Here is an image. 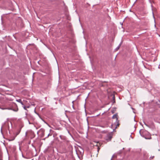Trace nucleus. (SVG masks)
<instances>
[{"instance_id": "obj_20", "label": "nucleus", "mask_w": 160, "mask_h": 160, "mask_svg": "<svg viewBox=\"0 0 160 160\" xmlns=\"http://www.w3.org/2000/svg\"><path fill=\"white\" fill-rule=\"evenodd\" d=\"M74 101H73L72 102V105H74Z\"/></svg>"}, {"instance_id": "obj_10", "label": "nucleus", "mask_w": 160, "mask_h": 160, "mask_svg": "<svg viewBox=\"0 0 160 160\" xmlns=\"http://www.w3.org/2000/svg\"><path fill=\"white\" fill-rule=\"evenodd\" d=\"M59 137L62 140L64 139V137L62 136L61 135H60Z\"/></svg>"}, {"instance_id": "obj_15", "label": "nucleus", "mask_w": 160, "mask_h": 160, "mask_svg": "<svg viewBox=\"0 0 160 160\" xmlns=\"http://www.w3.org/2000/svg\"><path fill=\"white\" fill-rule=\"evenodd\" d=\"M20 103L21 104V105H22V106H23L24 105V103L22 102H22H20Z\"/></svg>"}, {"instance_id": "obj_29", "label": "nucleus", "mask_w": 160, "mask_h": 160, "mask_svg": "<svg viewBox=\"0 0 160 160\" xmlns=\"http://www.w3.org/2000/svg\"><path fill=\"white\" fill-rule=\"evenodd\" d=\"M68 132L70 134V133H69V131H68Z\"/></svg>"}, {"instance_id": "obj_6", "label": "nucleus", "mask_w": 160, "mask_h": 160, "mask_svg": "<svg viewBox=\"0 0 160 160\" xmlns=\"http://www.w3.org/2000/svg\"><path fill=\"white\" fill-rule=\"evenodd\" d=\"M122 43H121L115 49V50H118L120 48V47L121 46V45Z\"/></svg>"}, {"instance_id": "obj_21", "label": "nucleus", "mask_w": 160, "mask_h": 160, "mask_svg": "<svg viewBox=\"0 0 160 160\" xmlns=\"http://www.w3.org/2000/svg\"><path fill=\"white\" fill-rule=\"evenodd\" d=\"M72 108H73L74 109H75V108H74V105H72Z\"/></svg>"}, {"instance_id": "obj_1", "label": "nucleus", "mask_w": 160, "mask_h": 160, "mask_svg": "<svg viewBox=\"0 0 160 160\" xmlns=\"http://www.w3.org/2000/svg\"><path fill=\"white\" fill-rule=\"evenodd\" d=\"M113 119H116V121L113 124L111 125V128H112L114 131L117 128L118 126L119 125V121L118 120V117L117 113L114 114L112 117Z\"/></svg>"}, {"instance_id": "obj_2", "label": "nucleus", "mask_w": 160, "mask_h": 160, "mask_svg": "<svg viewBox=\"0 0 160 160\" xmlns=\"http://www.w3.org/2000/svg\"><path fill=\"white\" fill-rule=\"evenodd\" d=\"M21 128H22L21 127L19 128L18 129H17V130L13 133L14 137L11 140H9V141H13L15 139V138L17 137V136L20 133L21 131Z\"/></svg>"}, {"instance_id": "obj_31", "label": "nucleus", "mask_w": 160, "mask_h": 160, "mask_svg": "<svg viewBox=\"0 0 160 160\" xmlns=\"http://www.w3.org/2000/svg\"><path fill=\"white\" fill-rule=\"evenodd\" d=\"M111 160H112V158L111 159Z\"/></svg>"}, {"instance_id": "obj_13", "label": "nucleus", "mask_w": 160, "mask_h": 160, "mask_svg": "<svg viewBox=\"0 0 160 160\" xmlns=\"http://www.w3.org/2000/svg\"><path fill=\"white\" fill-rule=\"evenodd\" d=\"M28 123H29V124H32V123L30 122V121H29V120H28Z\"/></svg>"}, {"instance_id": "obj_7", "label": "nucleus", "mask_w": 160, "mask_h": 160, "mask_svg": "<svg viewBox=\"0 0 160 160\" xmlns=\"http://www.w3.org/2000/svg\"><path fill=\"white\" fill-rule=\"evenodd\" d=\"M9 123L11 126L12 127V123L11 122H9ZM8 129L9 130V122H8Z\"/></svg>"}, {"instance_id": "obj_17", "label": "nucleus", "mask_w": 160, "mask_h": 160, "mask_svg": "<svg viewBox=\"0 0 160 160\" xmlns=\"http://www.w3.org/2000/svg\"><path fill=\"white\" fill-rule=\"evenodd\" d=\"M49 136H52V134H50V133H49L48 135V136L47 137H49Z\"/></svg>"}, {"instance_id": "obj_14", "label": "nucleus", "mask_w": 160, "mask_h": 160, "mask_svg": "<svg viewBox=\"0 0 160 160\" xmlns=\"http://www.w3.org/2000/svg\"><path fill=\"white\" fill-rule=\"evenodd\" d=\"M20 103L21 104V105H22V106H23L24 105V103L22 102H22H20Z\"/></svg>"}, {"instance_id": "obj_12", "label": "nucleus", "mask_w": 160, "mask_h": 160, "mask_svg": "<svg viewBox=\"0 0 160 160\" xmlns=\"http://www.w3.org/2000/svg\"><path fill=\"white\" fill-rule=\"evenodd\" d=\"M22 157L24 158H26V157H25L24 155H23V154L22 153Z\"/></svg>"}, {"instance_id": "obj_19", "label": "nucleus", "mask_w": 160, "mask_h": 160, "mask_svg": "<svg viewBox=\"0 0 160 160\" xmlns=\"http://www.w3.org/2000/svg\"><path fill=\"white\" fill-rule=\"evenodd\" d=\"M27 132H26L25 133V137H26L27 136Z\"/></svg>"}, {"instance_id": "obj_25", "label": "nucleus", "mask_w": 160, "mask_h": 160, "mask_svg": "<svg viewBox=\"0 0 160 160\" xmlns=\"http://www.w3.org/2000/svg\"><path fill=\"white\" fill-rule=\"evenodd\" d=\"M26 138H24V140H26Z\"/></svg>"}, {"instance_id": "obj_8", "label": "nucleus", "mask_w": 160, "mask_h": 160, "mask_svg": "<svg viewBox=\"0 0 160 160\" xmlns=\"http://www.w3.org/2000/svg\"><path fill=\"white\" fill-rule=\"evenodd\" d=\"M112 99L113 101V103H114L115 102V96L113 95L112 97Z\"/></svg>"}, {"instance_id": "obj_26", "label": "nucleus", "mask_w": 160, "mask_h": 160, "mask_svg": "<svg viewBox=\"0 0 160 160\" xmlns=\"http://www.w3.org/2000/svg\"><path fill=\"white\" fill-rule=\"evenodd\" d=\"M52 131V130L51 129H50V132H51Z\"/></svg>"}, {"instance_id": "obj_18", "label": "nucleus", "mask_w": 160, "mask_h": 160, "mask_svg": "<svg viewBox=\"0 0 160 160\" xmlns=\"http://www.w3.org/2000/svg\"><path fill=\"white\" fill-rule=\"evenodd\" d=\"M154 157V156H152V157H150V159H152Z\"/></svg>"}, {"instance_id": "obj_5", "label": "nucleus", "mask_w": 160, "mask_h": 160, "mask_svg": "<svg viewBox=\"0 0 160 160\" xmlns=\"http://www.w3.org/2000/svg\"><path fill=\"white\" fill-rule=\"evenodd\" d=\"M8 109L12 110L13 111H15V112H17L18 110V109L17 108L15 109H13L11 108H9V109Z\"/></svg>"}, {"instance_id": "obj_3", "label": "nucleus", "mask_w": 160, "mask_h": 160, "mask_svg": "<svg viewBox=\"0 0 160 160\" xmlns=\"http://www.w3.org/2000/svg\"><path fill=\"white\" fill-rule=\"evenodd\" d=\"M141 130H140L139 131V133L141 136L142 137L146 139H150L151 138H147L146 137H145L144 136V135L145 134H146V133H147L146 131H143L142 133H141Z\"/></svg>"}, {"instance_id": "obj_22", "label": "nucleus", "mask_w": 160, "mask_h": 160, "mask_svg": "<svg viewBox=\"0 0 160 160\" xmlns=\"http://www.w3.org/2000/svg\"><path fill=\"white\" fill-rule=\"evenodd\" d=\"M144 124L147 126H148L147 124L146 123H145V122H144Z\"/></svg>"}, {"instance_id": "obj_28", "label": "nucleus", "mask_w": 160, "mask_h": 160, "mask_svg": "<svg viewBox=\"0 0 160 160\" xmlns=\"http://www.w3.org/2000/svg\"><path fill=\"white\" fill-rule=\"evenodd\" d=\"M1 132H2V128H1Z\"/></svg>"}, {"instance_id": "obj_11", "label": "nucleus", "mask_w": 160, "mask_h": 160, "mask_svg": "<svg viewBox=\"0 0 160 160\" xmlns=\"http://www.w3.org/2000/svg\"><path fill=\"white\" fill-rule=\"evenodd\" d=\"M22 107L25 110H27V108H26V106L24 105V106H22Z\"/></svg>"}, {"instance_id": "obj_30", "label": "nucleus", "mask_w": 160, "mask_h": 160, "mask_svg": "<svg viewBox=\"0 0 160 160\" xmlns=\"http://www.w3.org/2000/svg\"><path fill=\"white\" fill-rule=\"evenodd\" d=\"M140 124L142 125V126H143V125H142L141 123Z\"/></svg>"}, {"instance_id": "obj_4", "label": "nucleus", "mask_w": 160, "mask_h": 160, "mask_svg": "<svg viewBox=\"0 0 160 160\" xmlns=\"http://www.w3.org/2000/svg\"><path fill=\"white\" fill-rule=\"evenodd\" d=\"M112 138V136L111 135H108L107 136L106 140L108 141H110Z\"/></svg>"}, {"instance_id": "obj_23", "label": "nucleus", "mask_w": 160, "mask_h": 160, "mask_svg": "<svg viewBox=\"0 0 160 160\" xmlns=\"http://www.w3.org/2000/svg\"><path fill=\"white\" fill-rule=\"evenodd\" d=\"M19 150L20 151H21V148H20V147H19Z\"/></svg>"}, {"instance_id": "obj_27", "label": "nucleus", "mask_w": 160, "mask_h": 160, "mask_svg": "<svg viewBox=\"0 0 160 160\" xmlns=\"http://www.w3.org/2000/svg\"><path fill=\"white\" fill-rule=\"evenodd\" d=\"M153 17H154V14H153Z\"/></svg>"}, {"instance_id": "obj_9", "label": "nucleus", "mask_w": 160, "mask_h": 160, "mask_svg": "<svg viewBox=\"0 0 160 160\" xmlns=\"http://www.w3.org/2000/svg\"><path fill=\"white\" fill-rule=\"evenodd\" d=\"M16 101L19 102V103H20L22 101V100H21V99H17L16 100Z\"/></svg>"}, {"instance_id": "obj_16", "label": "nucleus", "mask_w": 160, "mask_h": 160, "mask_svg": "<svg viewBox=\"0 0 160 160\" xmlns=\"http://www.w3.org/2000/svg\"><path fill=\"white\" fill-rule=\"evenodd\" d=\"M26 107L27 108H29L30 107V105L26 106Z\"/></svg>"}, {"instance_id": "obj_24", "label": "nucleus", "mask_w": 160, "mask_h": 160, "mask_svg": "<svg viewBox=\"0 0 160 160\" xmlns=\"http://www.w3.org/2000/svg\"><path fill=\"white\" fill-rule=\"evenodd\" d=\"M32 45L34 47L35 46V45L34 44H32Z\"/></svg>"}]
</instances>
